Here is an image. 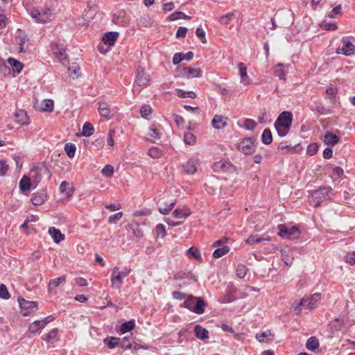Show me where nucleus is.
Returning a JSON list of instances; mask_svg holds the SVG:
<instances>
[{
  "instance_id": "1",
  "label": "nucleus",
  "mask_w": 355,
  "mask_h": 355,
  "mask_svg": "<svg viewBox=\"0 0 355 355\" xmlns=\"http://www.w3.org/2000/svg\"><path fill=\"white\" fill-rule=\"evenodd\" d=\"M334 191L330 187H320L318 189L313 191L309 195L310 205L314 207H320L326 200H331Z\"/></svg>"
},
{
  "instance_id": "2",
  "label": "nucleus",
  "mask_w": 355,
  "mask_h": 355,
  "mask_svg": "<svg viewBox=\"0 0 355 355\" xmlns=\"http://www.w3.org/2000/svg\"><path fill=\"white\" fill-rule=\"evenodd\" d=\"M181 306L200 315L205 313L207 303L201 297L188 295Z\"/></svg>"
},
{
  "instance_id": "3",
  "label": "nucleus",
  "mask_w": 355,
  "mask_h": 355,
  "mask_svg": "<svg viewBox=\"0 0 355 355\" xmlns=\"http://www.w3.org/2000/svg\"><path fill=\"white\" fill-rule=\"evenodd\" d=\"M130 272V268L125 267L123 270L120 271L118 266L114 267L111 275L112 287L121 291L123 279L128 276Z\"/></svg>"
},
{
  "instance_id": "4",
  "label": "nucleus",
  "mask_w": 355,
  "mask_h": 355,
  "mask_svg": "<svg viewBox=\"0 0 355 355\" xmlns=\"http://www.w3.org/2000/svg\"><path fill=\"white\" fill-rule=\"evenodd\" d=\"M31 15L36 22L44 24L50 19L51 10L47 6L44 7L42 10L33 9L31 11Z\"/></svg>"
},
{
  "instance_id": "5",
  "label": "nucleus",
  "mask_w": 355,
  "mask_h": 355,
  "mask_svg": "<svg viewBox=\"0 0 355 355\" xmlns=\"http://www.w3.org/2000/svg\"><path fill=\"white\" fill-rule=\"evenodd\" d=\"M279 230V235L281 237H287L288 239L297 238L300 234V230L297 226H293L291 227H287L284 224H279L277 226Z\"/></svg>"
},
{
  "instance_id": "6",
  "label": "nucleus",
  "mask_w": 355,
  "mask_h": 355,
  "mask_svg": "<svg viewBox=\"0 0 355 355\" xmlns=\"http://www.w3.org/2000/svg\"><path fill=\"white\" fill-rule=\"evenodd\" d=\"M255 148L254 140L251 137L243 139L238 145V149L245 155L252 154Z\"/></svg>"
},
{
  "instance_id": "7",
  "label": "nucleus",
  "mask_w": 355,
  "mask_h": 355,
  "mask_svg": "<svg viewBox=\"0 0 355 355\" xmlns=\"http://www.w3.org/2000/svg\"><path fill=\"white\" fill-rule=\"evenodd\" d=\"M51 49L53 54L63 63L67 62V55L66 53V48L64 44L52 43Z\"/></svg>"
},
{
  "instance_id": "8",
  "label": "nucleus",
  "mask_w": 355,
  "mask_h": 355,
  "mask_svg": "<svg viewBox=\"0 0 355 355\" xmlns=\"http://www.w3.org/2000/svg\"><path fill=\"white\" fill-rule=\"evenodd\" d=\"M45 173H49V169L45 166L35 167L31 171L30 178L36 188L39 182L42 180V175Z\"/></svg>"
},
{
  "instance_id": "9",
  "label": "nucleus",
  "mask_w": 355,
  "mask_h": 355,
  "mask_svg": "<svg viewBox=\"0 0 355 355\" xmlns=\"http://www.w3.org/2000/svg\"><path fill=\"white\" fill-rule=\"evenodd\" d=\"M21 313L24 316H27L37 310V302L32 301H27L22 298L19 300Z\"/></svg>"
},
{
  "instance_id": "10",
  "label": "nucleus",
  "mask_w": 355,
  "mask_h": 355,
  "mask_svg": "<svg viewBox=\"0 0 355 355\" xmlns=\"http://www.w3.org/2000/svg\"><path fill=\"white\" fill-rule=\"evenodd\" d=\"M342 42L343 43V46L340 49H338L336 53H342L347 56L353 55L355 51V46L349 41V37H343Z\"/></svg>"
},
{
  "instance_id": "11",
  "label": "nucleus",
  "mask_w": 355,
  "mask_h": 355,
  "mask_svg": "<svg viewBox=\"0 0 355 355\" xmlns=\"http://www.w3.org/2000/svg\"><path fill=\"white\" fill-rule=\"evenodd\" d=\"M305 300L304 308L312 310L315 307V304L321 300L320 293H315L310 297H304L302 298Z\"/></svg>"
},
{
  "instance_id": "12",
  "label": "nucleus",
  "mask_w": 355,
  "mask_h": 355,
  "mask_svg": "<svg viewBox=\"0 0 355 355\" xmlns=\"http://www.w3.org/2000/svg\"><path fill=\"white\" fill-rule=\"evenodd\" d=\"M46 189H42L38 192L33 193L31 202L34 205L39 206L42 205L46 201Z\"/></svg>"
},
{
  "instance_id": "13",
  "label": "nucleus",
  "mask_w": 355,
  "mask_h": 355,
  "mask_svg": "<svg viewBox=\"0 0 355 355\" xmlns=\"http://www.w3.org/2000/svg\"><path fill=\"white\" fill-rule=\"evenodd\" d=\"M292 120H293L292 113L290 112L285 111V112H282L279 115V116L275 122L278 123V124L280 123L281 125H284L285 127H286V126L291 127V124H292Z\"/></svg>"
},
{
  "instance_id": "14",
  "label": "nucleus",
  "mask_w": 355,
  "mask_h": 355,
  "mask_svg": "<svg viewBox=\"0 0 355 355\" xmlns=\"http://www.w3.org/2000/svg\"><path fill=\"white\" fill-rule=\"evenodd\" d=\"M175 201L167 202L165 200H159L157 202L159 211L164 215L168 214L175 207Z\"/></svg>"
},
{
  "instance_id": "15",
  "label": "nucleus",
  "mask_w": 355,
  "mask_h": 355,
  "mask_svg": "<svg viewBox=\"0 0 355 355\" xmlns=\"http://www.w3.org/2000/svg\"><path fill=\"white\" fill-rule=\"evenodd\" d=\"M239 70V75L241 76V83L244 85H249L250 84V78L248 75L247 67L243 62H240L238 64Z\"/></svg>"
},
{
  "instance_id": "16",
  "label": "nucleus",
  "mask_w": 355,
  "mask_h": 355,
  "mask_svg": "<svg viewBox=\"0 0 355 355\" xmlns=\"http://www.w3.org/2000/svg\"><path fill=\"white\" fill-rule=\"evenodd\" d=\"M98 112L101 116L107 119L112 118L110 106L105 102H99Z\"/></svg>"
},
{
  "instance_id": "17",
  "label": "nucleus",
  "mask_w": 355,
  "mask_h": 355,
  "mask_svg": "<svg viewBox=\"0 0 355 355\" xmlns=\"http://www.w3.org/2000/svg\"><path fill=\"white\" fill-rule=\"evenodd\" d=\"M47 320L48 318H44V320H36L32 322L28 327V330L31 333H36L40 329L44 328V327L49 322V320Z\"/></svg>"
},
{
  "instance_id": "18",
  "label": "nucleus",
  "mask_w": 355,
  "mask_h": 355,
  "mask_svg": "<svg viewBox=\"0 0 355 355\" xmlns=\"http://www.w3.org/2000/svg\"><path fill=\"white\" fill-rule=\"evenodd\" d=\"M119 35V33L118 32L111 31L106 33L103 37V41L105 44L113 46L115 44Z\"/></svg>"
},
{
  "instance_id": "19",
  "label": "nucleus",
  "mask_w": 355,
  "mask_h": 355,
  "mask_svg": "<svg viewBox=\"0 0 355 355\" xmlns=\"http://www.w3.org/2000/svg\"><path fill=\"white\" fill-rule=\"evenodd\" d=\"M15 121L21 125H28L29 123V118L27 112L24 110H19L16 111Z\"/></svg>"
},
{
  "instance_id": "20",
  "label": "nucleus",
  "mask_w": 355,
  "mask_h": 355,
  "mask_svg": "<svg viewBox=\"0 0 355 355\" xmlns=\"http://www.w3.org/2000/svg\"><path fill=\"white\" fill-rule=\"evenodd\" d=\"M135 82L139 86H146L149 82V76L144 69H138Z\"/></svg>"
},
{
  "instance_id": "21",
  "label": "nucleus",
  "mask_w": 355,
  "mask_h": 355,
  "mask_svg": "<svg viewBox=\"0 0 355 355\" xmlns=\"http://www.w3.org/2000/svg\"><path fill=\"white\" fill-rule=\"evenodd\" d=\"M42 340L48 343H54L58 340V331L56 328L53 329L49 333L44 334L42 336Z\"/></svg>"
},
{
  "instance_id": "22",
  "label": "nucleus",
  "mask_w": 355,
  "mask_h": 355,
  "mask_svg": "<svg viewBox=\"0 0 355 355\" xmlns=\"http://www.w3.org/2000/svg\"><path fill=\"white\" fill-rule=\"evenodd\" d=\"M197 160L190 159L183 165L184 171L187 174H194L197 170Z\"/></svg>"
},
{
  "instance_id": "23",
  "label": "nucleus",
  "mask_w": 355,
  "mask_h": 355,
  "mask_svg": "<svg viewBox=\"0 0 355 355\" xmlns=\"http://www.w3.org/2000/svg\"><path fill=\"white\" fill-rule=\"evenodd\" d=\"M49 234L52 236L55 243H58L64 239V235L61 232L54 227H51L49 229Z\"/></svg>"
},
{
  "instance_id": "24",
  "label": "nucleus",
  "mask_w": 355,
  "mask_h": 355,
  "mask_svg": "<svg viewBox=\"0 0 355 355\" xmlns=\"http://www.w3.org/2000/svg\"><path fill=\"white\" fill-rule=\"evenodd\" d=\"M227 124V118L220 115H215L212 120V125L216 129L224 128Z\"/></svg>"
},
{
  "instance_id": "25",
  "label": "nucleus",
  "mask_w": 355,
  "mask_h": 355,
  "mask_svg": "<svg viewBox=\"0 0 355 355\" xmlns=\"http://www.w3.org/2000/svg\"><path fill=\"white\" fill-rule=\"evenodd\" d=\"M339 141V137L331 132H327L324 137V142L327 145L335 146Z\"/></svg>"
},
{
  "instance_id": "26",
  "label": "nucleus",
  "mask_w": 355,
  "mask_h": 355,
  "mask_svg": "<svg viewBox=\"0 0 355 355\" xmlns=\"http://www.w3.org/2000/svg\"><path fill=\"white\" fill-rule=\"evenodd\" d=\"M8 63L12 67L13 73H17V74L21 72L24 67L23 63L12 58L8 59Z\"/></svg>"
},
{
  "instance_id": "27",
  "label": "nucleus",
  "mask_w": 355,
  "mask_h": 355,
  "mask_svg": "<svg viewBox=\"0 0 355 355\" xmlns=\"http://www.w3.org/2000/svg\"><path fill=\"white\" fill-rule=\"evenodd\" d=\"M112 21L114 24L125 26L128 24V19L125 17V13L123 12H120L119 15L114 14L112 17Z\"/></svg>"
},
{
  "instance_id": "28",
  "label": "nucleus",
  "mask_w": 355,
  "mask_h": 355,
  "mask_svg": "<svg viewBox=\"0 0 355 355\" xmlns=\"http://www.w3.org/2000/svg\"><path fill=\"white\" fill-rule=\"evenodd\" d=\"M128 227L132 230V234L135 237L140 239L144 236V232L139 227V225L137 222H132L128 225Z\"/></svg>"
},
{
  "instance_id": "29",
  "label": "nucleus",
  "mask_w": 355,
  "mask_h": 355,
  "mask_svg": "<svg viewBox=\"0 0 355 355\" xmlns=\"http://www.w3.org/2000/svg\"><path fill=\"white\" fill-rule=\"evenodd\" d=\"M195 336L201 340H204L209 337V331L202 326L198 324L194 329Z\"/></svg>"
},
{
  "instance_id": "30",
  "label": "nucleus",
  "mask_w": 355,
  "mask_h": 355,
  "mask_svg": "<svg viewBox=\"0 0 355 355\" xmlns=\"http://www.w3.org/2000/svg\"><path fill=\"white\" fill-rule=\"evenodd\" d=\"M162 136V133L158 128H156L155 125H152L150 127L149 137L150 140L155 143L157 140H159Z\"/></svg>"
},
{
  "instance_id": "31",
  "label": "nucleus",
  "mask_w": 355,
  "mask_h": 355,
  "mask_svg": "<svg viewBox=\"0 0 355 355\" xmlns=\"http://www.w3.org/2000/svg\"><path fill=\"white\" fill-rule=\"evenodd\" d=\"M31 186L34 187L30 177L24 175L19 182V188L22 191L28 190Z\"/></svg>"
},
{
  "instance_id": "32",
  "label": "nucleus",
  "mask_w": 355,
  "mask_h": 355,
  "mask_svg": "<svg viewBox=\"0 0 355 355\" xmlns=\"http://www.w3.org/2000/svg\"><path fill=\"white\" fill-rule=\"evenodd\" d=\"M66 282V277L64 275L60 276L58 278L51 279L49 284V291H52L54 288H56L61 284H63Z\"/></svg>"
},
{
  "instance_id": "33",
  "label": "nucleus",
  "mask_w": 355,
  "mask_h": 355,
  "mask_svg": "<svg viewBox=\"0 0 355 355\" xmlns=\"http://www.w3.org/2000/svg\"><path fill=\"white\" fill-rule=\"evenodd\" d=\"M184 74L187 75L188 78H197L200 77V69H194L191 67H184L183 69Z\"/></svg>"
},
{
  "instance_id": "34",
  "label": "nucleus",
  "mask_w": 355,
  "mask_h": 355,
  "mask_svg": "<svg viewBox=\"0 0 355 355\" xmlns=\"http://www.w3.org/2000/svg\"><path fill=\"white\" fill-rule=\"evenodd\" d=\"M270 237L268 236H259L257 235H251L247 239L246 243H249V244H255V243H259L263 241H270Z\"/></svg>"
},
{
  "instance_id": "35",
  "label": "nucleus",
  "mask_w": 355,
  "mask_h": 355,
  "mask_svg": "<svg viewBox=\"0 0 355 355\" xmlns=\"http://www.w3.org/2000/svg\"><path fill=\"white\" fill-rule=\"evenodd\" d=\"M306 347L309 350L314 352L319 347L318 339L315 336L309 338L306 341Z\"/></svg>"
},
{
  "instance_id": "36",
  "label": "nucleus",
  "mask_w": 355,
  "mask_h": 355,
  "mask_svg": "<svg viewBox=\"0 0 355 355\" xmlns=\"http://www.w3.org/2000/svg\"><path fill=\"white\" fill-rule=\"evenodd\" d=\"M179 19H190L191 17L185 15L184 12L181 11H176L173 12L167 17V21H175Z\"/></svg>"
},
{
  "instance_id": "37",
  "label": "nucleus",
  "mask_w": 355,
  "mask_h": 355,
  "mask_svg": "<svg viewBox=\"0 0 355 355\" xmlns=\"http://www.w3.org/2000/svg\"><path fill=\"white\" fill-rule=\"evenodd\" d=\"M217 248L213 252V257L216 259L222 257L223 256L227 254L230 248L228 246L216 247Z\"/></svg>"
},
{
  "instance_id": "38",
  "label": "nucleus",
  "mask_w": 355,
  "mask_h": 355,
  "mask_svg": "<svg viewBox=\"0 0 355 355\" xmlns=\"http://www.w3.org/2000/svg\"><path fill=\"white\" fill-rule=\"evenodd\" d=\"M135 327V322L134 320L123 323L120 328L121 334H123L132 330Z\"/></svg>"
},
{
  "instance_id": "39",
  "label": "nucleus",
  "mask_w": 355,
  "mask_h": 355,
  "mask_svg": "<svg viewBox=\"0 0 355 355\" xmlns=\"http://www.w3.org/2000/svg\"><path fill=\"white\" fill-rule=\"evenodd\" d=\"M187 256L189 258H193L197 261H202L201 254L200 250L196 247H191L187 250Z\"/></svg>"
},
{
  "instance_id": "40",
  "label": "nucleus",
  "mask_w": 355,
  "mask_h": 355,
  "mask_svg": "<svg viewBox=\"0 0 355 355\" xmlns=\"http://www.w3.org/2000/svg\"><path fill=\"white\" fill-rule=\"evenodd\" d=\"M271 336H272V334L270 330L257 333L256 334V338L259 342H268L269 340H271L272 339V338H270Z\"/></svg>"
},
{
  "instance_id": "41",
  "label": "nucleus",
  "mask_w": 355,
  "mask_h": 355,
  "mask_svg": "<svg viewBox=\"0 0 355 355\" xmlns=\"http://www.w3.org/2000/svg\"><path fill=\"white\" fill-rule=\"evenodd\" d=\"M94 128L92 123L89 122H85L83 124V130H82V135L86 137H90L94 134Z\"/></svg>"
},
{
  "instance_id": "42",
  "label": "nucleus",
  "mask_w": 355,
  "mask_h": 355,
  "mask_svg": "<svg viewBox=\"0 0 355 355\" xmlns=\"http://www.w3.org/2000/svg\"><path fill=\"white\" fill-rule=\"evenodd\" d=\"M261 141L266 144L268 145L272 141V136L270 129H265L261 135Z\"/></svg>"
},
{
  "instance_id": "43",
  "label": "nucleus",
  "mask_w": 355,
  "mask_h": 355,
  "mask_svg": "<svg viewBox=\"0 0 355 355\" xmlns=\"http://www.w3.org/2000/svg\"><path fill=\"white\" fill-rule=\"evenodd\" d=\"M76 147L75 144L67 143L64 146V151L69 158H73L75 156Z\"/></svg>"
},
{
  "instance_id": "44",
  "label": "nucleus",
  "mask_w": 355,
  "mask_h": 355,
  "mask_svg": "<svg viewBox=\"0 0 355 355\" xmlns=\"http://www.w3.org/2000/svg\"><path fill=\"white\" fill-rule=\"evenodd\" d=\"M275 127L279 137L286 136L288 134L289 129L291 128L289 126L285 127L284 125H281L280 123L278 124V123L276 122L275 123Z\"/></svg>"
},
{
  "instance_id": "45",
  "label": "nucleus",
  "mask_w": 355,
  "mask_h": 355,
  "mask_svg": "<svg viewBox=\"0 0 355 355\" xmlns=\"http://www.w3.org/2000/svg\"><path fill=\"white\" fill-rule=\"evenodd\" d=\"M305 302V300H302L301 299L300 302H297L296 301H295L293 304H292V306H291V309L295 312V314L296 315H299L302 310V308H304V304Z\"/></svg>"
},
{
  "instance_id": "46",
  "label": "nucleus",
  "mask_w": 355,
  "mask_h": 355,
  "mask_svg": "<svg viewBox=\"0 0 355 355\" xmlns=\"http://www.w3.org/2000/svg\"><path fill=\"white\" fill-rule=\"evenodd\" d=\"M275 75L277 76L280 80H284L286 77V73L284 70V64H278L275 67Z\"/></svg>"
},
{
  "instance_id": "47",
  "label": "nucleus",
  "mask_w": 355,
  "mask_h": 355,
  "mask_svg": "<svg viewBox=\"0 0 355 355\" xmlns=\"http://www.w3.org/2000/svg\"><path fill=\"white\" fill-rule=\"evenodd\" d=\"M53 110V101L51 99H45L42 103V110L52 112Z\"/></svg>"
},
{
  "instance_id": "48",
  "label": "nucleus",
  "mask_w": 355,
  "mask_h": 355,
  "mask_svg": "<svg viewBox=\"0 0 355 355\" xmlns=\"http://www.w3.org/2000/svg\"><path fill=\"white\" fill-rule=\"evenodd\" d=\"M177 94L178 96L180 98H195L196 97V94L193 91L185 92L183 89H177Z\"/></svg>"
},
{
  "instance_id": "49",
  "label": "nucleus",
  "mask_w": 355,
  "mask_h": 355,
  "mask_svg": "<svg viewBox=\"0 0 355 355\" xmlns=\"http://www.w3.org/2000/svg\"><path fill=\"white\" fill-rule=\"evenodd\" d=\"M132 337L131 336H125L121 343V347L124 349H130L132 347Z\"/></svg>"
},
{
  "instance_id": "50",
  "label": "nucleus",
  "mask_w": 355,
  "mask_h": 355,
  "mask_svg": "<svg viewBox=\"0 0 355 355\" xmlns=\"http://www.w3.org/2000/svg\"><path fill=\"white\" fill-rule=\"evenodd\" d=\"M234 18V15L233 13H228L227 15H223L219 19V22L221 24L226 25L229 24L231 21H232Z\"/></svg>"
},
{
  "instance_id": "51",
  "label": "nucleus",
  "mask_w": 355,
  "mask_h": 355,
  "mask_svg": "<svg viewBox=\"0 0 355 355\" xmlns=\"http://www.w3.org/2000/svg\"><path fill=\"white\" fill-rule=\"evenodd\" d=\"M184 141L187 144L193 145L196 143V139L193 134L188 132L184 134Z\"/></svg>"
},
{
  "instance_id": "52",
  "label": "nucleus",
  "mask_w": 355,
  "mask_h": 355,
  "mask_svg": "<svg viewBox=\"0 0 355 355\" xmlns=\"http://www.w3.org/2000/svg\"><path fill=\"white\" fill-rule=\"evenodd\" d=\"M248 272V268L244 264H239L236 268V275L239 278H243Z\"/></svg>"
},
{
  "instance_id": "53",
  "label": "nucleus",
  "mask_w": 355,
  "mask_h": 355,
  "mask_svg": "<svg viewBox=\"0 0 355 355\" xmlns=\"http://www.w3.org/2000/svg\"><path fill=\"white\" fill-rule=\"evenodd\" d=\"M155 234L157 237L163 238L166 236V232L165 226L163 224H158L155 227Z\"/></svg>"
},
{
  "instance_id": "54",
  "label": "nucleus",
  "mask_w": 355,
  "mask_h": 355,
  "mask_svg": "<svg viewBox=\"0 0 355 355\" xmlns=\"http://www.w3.org/2000/svg\"><path fill=\"white\" fill-rule=\"evenodd\" d=\"M190 215V212H184L182 209H177L173 211V216L179 219H184Z\"/></svg>"
},
{
  "instance_id": "55",
  "label": "nucleus",
  "mask_w": 355,
  "mask_h": 355,
  "mask_svg": "<svg viewBox=\"0 0 355 355\" xmlns=\"http://www.w3.org/2000/svg\"><path fill=\"white\" fill-rule=\"evenodd\" d=\"M140 113L142 117L148 119V116L152 113V108L148 105H144L141 107Z\"/></svg>"
},
{
  "instance_id": "56",
  "label": "nucleus",
  "mask_w": 355,
  "mask_h": 355,
  "mask_svg": "<svg viewBox=\"0 0 355 355\" xmlns=\"http://www.w3.org/2000/svg\"><path fill=\"white\" fill-rule=\"evenodd\" d=\"M215 167L217 168H220L223 171H227L230 168H232V166L230 164V163L227 162H218L215 164Z\"/></svg>"
},
{
  "instance_id": "57",
  "label": "nucleus",
  "mask_w": 355,
  "mask_h": 355,
  "mask_svg": "<svg viewBox=\"0 0 355 355\" xmlns=\"http://www.w3.org/2000/svg\"><path fill=\"white\" fill-rule=\"evenodd\" d=\"M243 126L248 130H252L256 128L257 123L252 119H246L244 121Z\"/></svg>"
},
{
  "instance_id": "58",
  "label": "nucleus",
  "mask_w": 355,
  "mask_h": 355,
  "mask_svg": "<svg viewBox=\"0 0 355 355\" xmlns=\"http://www.w3.org/2000/svg\"><path fill=\"white\" fill-rule=\"evenodd\" d=\"M114 167L112 165H105L101 171L103 175L107 177H111L114 174Z\"/></svg>"
},
{
  "instance_id": "59",
  "label": "nucleus",
  "mask_w": 355,
  "mask_h": 355,
  "mask_svg": "<svg viewBox=\"0 0 355 355\" xmlns=\"http://www.w3.org/2000/svg\"><path fill=\"white\" fill-rule=\"evenodd\" d=\"M122 212H118L115 214L110 216L108 218V223L110 224H116L123 217Z\"/></svg>"
},
{
  "instance_id": "60",
  "label": "nucleus",
  "mask_w": 355,
  "mask_h": 355,
  "mask_svg": "<svg viewBox=\"0 0 355 355\" xmlns=\"http://www.w3.org/2000/svg\"><path fill=\"white\" fill-rule=\"evenodd\" d=\"M69 185L68 182L66 181L62 182L60 186V191L61 193H65L68 196L72 195L73 191L71 189H67V187Z\"/></svg>"
},
{
  "instance_id": "61",
  "label": "nucleus",
  "mask_w": 355,
  "mask_h": 355,
  "mask_svg": "<svg viewBox=\"0 0 355 355\" xmlns=\"http://www.w3.org/2000/svg\"><path fill=\"white\" fill-rule=\"evenodd\" d=\"M196 34L197 37L200 40L202 43H203V44L207 43V40L205 37V32L202 28L198 27L196 31Z\"/></svg>"
},
{
  "instance_id": "62",
  "label": "nucleus",
  "mask_w": 355,
  "mask_h": 355,
  "mask_svg": "<svg viewBox=\"0 0 355 355\" xmlns=\"http://www.w3.org/2000/svg\"><path fill=\"white\" fill-rule=\"evenodd\" d=\"M0 297L5 300L10 297V294L8 291L7 287L3 284L0 285Z\"/></svg>"
},
{
  "instance_id": "63",
  "label": "nucleus",
  "mask_w": 355,
  "mask_h": 355,
  "mask_svg": "<svg viewBox=\"0 0 355 355\" xmlns=\"http://www.w3.org/2000/svg\"><path fill=\"white\" fill-rule=\"evenodd\" d=\"M9 168L8 165L6 163V160L1 159L0 160V176H3L7 173Z\"/></svg>"
},
{
  "instance_id": "64",
  "label": "nucleus",
  "mask_w": 355,
  "mask_h": 355,
  "mask_svg": "<svg viewBox=\"0 0 355 355\" xmlns=\"http://www.w3.org/2000/svg\"><path fill=\"white\" fill-rule=\"evenodd\" d=\"M162 151L157 148H151L148 150V155L153 158H158L162 155Z\"/></svg>"
}]
</instances>
